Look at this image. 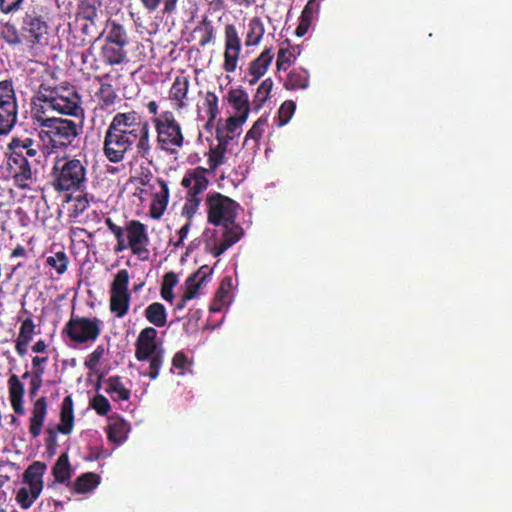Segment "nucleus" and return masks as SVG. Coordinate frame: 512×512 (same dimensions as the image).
Returning a JSON list of instances; mask_svg holds the SVG:
<instances>
[{
  "mask_svg": "<svg viewBox=\"0 0 512 512\" xmlns=\"http://www.w3.org/2000/svg\"><path fill=\"white\" fill-rule=\"evenodd\" d=\"M33 118L40 126L39 138L42 142V154L50 155L54 149L71 145L79 135L82 126L69 119L40 115L36 111Z\"/></svg>",
  "mask_w": 512,
  "mask_h": 512,
  "instance_id": "f257e3e1",
  "label": "nucleus"
},
{
  "mask_svg": "<svg viewBox=\"0 0 512 512\" xmlns=\"http://www.w3.org/2000/svg\"><path fill=\"white\" fill-rule=\"evenodd\" d=\"M108 128L136 141V150L141 157L148 158L150 156L149 123L142 121L138 113L135 111L117 113L112 118Z\"/></svg>",
  "mask_w": 512,
  "mask_h": 512,
  "instance_id": "f03ea898",
  "label": "nucleus"
},
{
  "mask_svg": "<svg viewBox=\"0 0 512 512\" xmlns=\"http://www.w3.org/2000/svg\"><path fill=\"white\" fill-rule=\"evenodd\" d=\"M54 187L59 191L80 189L86 179V169L78 159H58L53 167Z\"/></svg>",
  "mask_w": 512,
  "mask_h": 512,
  "instance_id": "7ed1b4c3",
  "label": "nucleus"
},
{
  "mask_svg": "<svg viewBox=\"0 0 512 512\" xmlns=\"http://www.w3.org/2000/svg\"><path fill=\"white\" fill-rule=\"evenodd\" d=\"M153 124L157 132V141L163 150L175 153L183 146L184 136L181 126L171 111L162 112L153 119Z\"/></svg>",
  "mask_w": 512,
  "mask_h": 512,
  "instance_id": "20e7f679",
  "label": "nucleus"
},
{
  "mask_svg": "<svg viewBox=\"0 0 512 512\" xmlns=\"http://www.w3.org/2000/svg\"><path fill=\"white\" fill-rule=\"evenodd\" d=\"M242 234L243 230L238 225L222 226L219 230L207 228L203 233L205 248L215 257H218L239 241Z\"/></svg>",
  "mask_w": 512,
  "mask_h": 512,
  "instance_id": "39448f33",
  "label": "nucleus"
},
{
  "mask_svg": "<svg viewBox=\"0 0 512 512\" xmlns=\"http://www.w3.org/2000/svg\"><path fill=\"white\" fill-rule=\"evenodd\" d=\"M42 112L40 115L45 116L48 111H55L60 114L78 116L82 114L79 106V98L71 89H65L62 93L58 90L51 91L48 95L42 96Z\"/></svg>",
  "mask_w": 512,
  "mask_h": 512,
  "instance_id": "423d86ee",
  "label": "nucleus"
},
{
  "mask_svg": "<svg viewBox=\"0 0 512 512\" xmlns=\"http://www.w3.org/2000/svg\"><path fill=\"white\" fill-rule=\"evenodd\" d=\"M208 220L217 226H232L236 218L237 203L221 194H214L207 199Z\"/></svg>",
  "mask_w": 512,
  "mask_h": 512,
  "instance_id": "0eeeda50",
  "label": "nucleus"
},
{
  "mask_svg": "<svg viewBox=\"0 0 512 512\" xmlns=\"http://www.w3.org/2000/svg\"><path fill=\"white\" fill-rule=\"evenodd\" d=\"M17 120V104L12 82H0V135L7 134Z\"/></svg>",
  "mask_w": 512,
  "mask_h": 512,
  "instance_id": "6e6552de",
  "label": "nucleus"
},
{
  "mask_svg": "<svg viewBox=\"0 0 512 512\" xmlns=\"http://www.w3.org/2000/svg\"><path fill=\"white\" fill-rule=\"evenodd\" d=\"M101 321L97 318H71L64 328L68 337L76 343L95 341L101 333Z\"/></svg>",
  "mask_w": 512,
  "mask_h": 512,
  "instance_id": "1a4fd4ad",
  "label": "nucleus"
},
{
  "mask_svg": "<svg viewBox=\"0 0 512 512\" xmlns=\"http://www.w3.org/2000/svg\"><path fill=\"white\" fill-rule=\"evenodd\" d=\"M129 273L126 269L119 270L111 284L110 310L117 317H123L129 308L130 293L128 292Z\"/></svg>",
  "mask_w": 512,
  "mask_h": 512,
  "instance_id": "9d476101",
  "label": "nucleus"
},
{
  "mask_svg": "<svg viewBox=\"0 0 512 512\" xmlns=\"http://www.w3.org/2000/svg\"><path fill=\"white\" fill-rule=\"evenodd\" d=\"M136 141L127 138L122 133H117L113 129L107 128L104 138L103 151L110 162L118 163L122 161L125 154L131 150Z\"/></svg>",
  "mask_w": 512,
  "mask_h": 512,
  "instance_id": "9b49d317",
  "label": "nucleus"
},
{
  "mask_svg": "<svg viewBox=\"0 0 512 512\" xmlns=\"http://www.w3.org/2000/svg\"><path fill=\"white\" fill-rule=\"evenodd\" d=\"M48 33V26L36 11H28L23 17L21 36L31 45L40 44Z\"/></svg>",
  "mask_w": 512,
  "mask_h": 512,
  "instance_id": "f8f14e48",
  "label": "nucleus"
},
{
  "mask_svg": "<svg viewBox=\"0 0 512 512\" xmlns=\"http://www.w3.org/2000/svg\"><path fill=\"white\" fill-rule=\"evenodd\" d=\"M241 51V40L234 25L225 26V52L224 69L227 72H234L237 67Z\"/></svg>",
  "mask_w": 512,
  "mask_h": 512,
  "instance_id": "ddd939ff",
  "label": "nucleus"
},
{
  "mask_svg": "<svg viewBox=\"0 0 512 512\" xmlns=\"http://www.w3.org/2000/svg\"><path fill=\"white\" fill-rule=\"evenodd\" d=\"M157 331L153 327L144 328L135 343V357L139 361L148 360L157 353H164V350L158 347L155 339Z\"/></svg>",
  "mask_w": 512,
  "mask_h": 512,
  "instance_id": "4468645a",
  "label": "nucleus"
},
{
  "mask_svg": "<svg viewBox=\"0 0 512 512\" xmlns=\"http://www.w3.org/2000/svg\"><path fill=\"white\" fill-rule=\"evenodd\" d=\"M127 234L129 247L133 254L142 257V259H146L148 255L147 245L149 238L145 225L139 221L133 220L127 227Z\"/></svg>",
  "mask_w": 512,
  "mask_h": 512,
  "instance_id": "2eb2a0df",
  "label": "nucleus"
},
{
  "mask_svg": "<svg viewBox=\"0 0 512 512\" xmlns=\"http://www.w3.org/2000/svg\"><path fill=\"white\" fill-rule=\"evenodd\" d=\"M47 466L44 462L35 461L23 473V484L38 493L44 488L43 476Z\"/></svg>",
  "mask_w": 512,
  "mask_h": 512,
  "instance_id": "dca6fc26",
  "label": "nucleus"
},
{
  "mask_svg": "<svg viewBox=\"0 0 512 512\" xmlns=\"http://www.w3.org/2000/svg\"><path fill=\"white\" fill-rule=\"evenodd\" d=\"M9 387V399L11 402V406L15 413L23 415L25 413V409L23 406V396H24V385L21 383L20 379L17 375L13 374L10 376L8 380Z\"/></svg>",
  "mask_w": 512,
  "mask_h": 512,
  "instance_id": "f3484780",
  "label": "nucleus"
},
{
  "mask_svg": "<svg viewBox=\"0 0 512 512\" xmlns=\"http://www.w3.org/2000/svg\"><path fill=\"white\" fill-rule=\"evenodd\" d=\"M232 138L233 136L224 135L223 130L217 129L218 145L211 148L208 159L211 170H215L219 165L224 163V155L227 151L228 143Z\"/></svg>",
  "mask_w": 512,
  "mask_h": 512,
  "instance_id": "a211bd4d",
  "label": "nucleus"
},
{
  "mask_svg": "<svg viewBox=\"0 0 512 512\" xmlns=\"http://www.w3.org/2000/svg\"><path fill=\"white\" fill-rule=\"evenodd\" d=\"M273 57L274 54L272 49L267 48L259 55L258 58L251 62L249 71L253 76V79L250 80V84L256 83L266 73Z\"/></svg>",
  "mask_w": 512,
  "mask_h": 512,
  "instance_id": "6ab92c4d",
  "label": "nucleus"
},
{
  "mask_svg": "<svg viewBox=\"0 0 512 512\" xmlns=\"http://www.w3.org/2000/svg\"><path fill=\"white\" fill-rule=\"evenodd\" d=\"M228 100L235 114L240 115L241 120H246L250 111L248 94L240 88L232 89L228 94Z\"/></svg>",
  "mask_w": 512,
  "mask_h": 512,
  "instance_id": "aec40b11",
  "label": "nucleus"
},
{
  "mask_svg": "<svg viewBox=\"0 0 512 512\" xmlns=\"http://www.w3.org/2000/svg\"><path fill=\"white\" fill-rule=\"evenodd\" d=\"M47 413V401L44 396L40 397L34 403L32 416L30 418V433L33 437L40 434L44 419Z\"/></svg>",
  "mask_w": 512,
  "mask_h": 512,
  "instance_id": "412c9836",
  "label": "nucleus"
},
{
  "mask_svg": "<svg viewBox=\"0 0 512 512\" xmlns=\"http://www.w3.org/2000/svg\"><path fill=\"white\" fill-rule=\"evenodd\" d=\"M309 78L308 70L302 67L295 68L288 74L284 87L287 90L306 89L309 86Z\"/></svg>",
  "mask_w": 512,
  "mask_h": 512,
  "instance_id": "4be33fe9",
  "label": "nucleus"
},
{
  "mask_svg": "<svg viewBox=\"0 0 512 512\" xmlns=\"http://www.w3.org/2000/svg\"><path fill=\"white\" fill-rule=\"evenodd\" d=\"M189 80L187 77H176L174 80L171 89H170V98L174 101H177V108H184L187 104L185 103V99H187V94L189 90Z\"/></svg>",
  "mask_w": 512,
  "mask_h": 512,
  "instance_id": "5701e85b",
  "label": "nucleus"
},
{
  "mask_svg": "<svg viewBox=\"0 0 512 512\" xmlns=\"http://www.w3.org/2000/svg\"><path fill=\"white\" fill-rule=\"evenodd\" d=\"M100 476L93 472H86L76 478L74 491L78 494L91 492L100 484Z\"/></svg>",
  "mask_w": 512,
  "mask_h": 512,
  "instance_id": "b1692460",
  "label": "nucleus"
},
{
  "mask_svg": "<svg viewBox=\"0 0 512 512\" xmlns=\"http://www.w3.org/2000/svg\"><path fill=\"white\" fill-rule=\"evenodd\" d=\"M61 423L57 426V429L64 434H69L73 427V401L71 396H66L63 399L61 406Z\"/></svg>",
  "mask_w": 512,
  "mask_h": 512,
  "instance_id": "393cba45",
  "label": "nucleus"
},
{
  "mask_svg": "<svg viewBox=\"0 0 512 512\" xmlns=\"http://www.w3.org/2000/svg\"><path fill=\"white\" fill-rule=\"evenodd\" d=\"M102 57L109 65L121 64L126 58L125 46L105 43L102 47Z\"/></svg>",
  "mask_w": 512,
  "mask_h": 512,
  "instance_id": "a878e982",
  "label": "nucleus"
},
{
  "mask_svg": "<svg viewBox=\"0 0 512 512\" xmlns=\"http://www.w3.org/2000/svg\"><path fill=\"white\" fill-rule=\"evenodd\" d=\"M52 474L58 483H68L71 478V465L67 453H63L57 459L52 468Z\"/></svg>",
  "mask_w": 512,
  "mask_h": 512,
  "instance_id": "bb28decb",
  "label": "nucleus"
},
{
  "mask_svg": "<svg viewBox=\"0 0 512 512\" xmlns=\"http://www.w3.org/2000/svg\"><path fill=\"white\" fill-rule=\"evenodd\" d=\"M301 51L298 46L281 47L276 61L277 69L286 71L294 63Z\"/></svg>",
  "mask_w": 512,
  "mask_h": 512,
  "instance_id": "cd10ccee",
  "label": "nucleus"
},
{
  "mask_svg": "<svg viewBox=\"0 0 512 512\" xmlns=\"http://www.w3.org/2000/svg\"><path fill=\"white\" fill-rule=\"evenodd\" d=\"M147 320L156 327H163L167 322V313L163 304L154 302L145 310Z\"/></svg>",
  "mask_w": 512,
  "mask_h": 512,
  "instance_id": "c85d7f7f",
  "label": "nucleus"
},
{
  "mask_svg": "<svg viewBox=\"0 0 512 512\" xmlns=\"http://www.w3.org/2000/svg\"><path fill=\"white\" fill-rule=\"evenodd\" d=\"M160 191L155 194L156 201L152 205V213L155 218H159L166 208L169 197L168 186L163 180H158Z\"/></svg>",
  "mask_w": 512,
  "mask_h": 512,
  "instance_id": "c756f323",
  "label": "nucleus"
},
{
  "mask_svg": "<svg viewBox=\"0 0 512 512\" xmlns=\"http://www.w3.org/2000/svg\"><path fill=\"white\" fill-rule=\"evenodd\" d=\"M264 25L259 18H253L249 22V31L246 36L247 46L258 45L264 35Z\"/></svg>",
  "mask_w": 512,
  "mask_h": 512,
  "instance_id": "7c9ffc66",
  "label": "nucleus"
},
{
  "mask_svg": "<svg viewBox=\"0 0 512 512\" xmlns=\"http://www.w3.org/2000/svg\"><path fill=\"white\" fill-rule=\"evenodd\" d=\"M105 43L125 46L128 44V36L124 27L113 22L105 38Z\"/></svg>",
  "mask_w": 512,
  "mask_h": 512,
  "instance_id": "2f4dec72",
  "label": "nucleus"
},
{
  "mask_svg": "<svg viewBox=\"0 0 512 512\" xmlns=\"http://www.w3.org/2000/svg\"><path fill=\"white\" fill-rule=\"evenodd\" d=\"M106 392L116 394L120 400H128L130 398V390H128L122 383L119 376H112L107 381Z\"/></svg>",
  "mask_w": 512,
  "mask_h": 512,
  "instance_id": "473e14b6",
  "label": "nucleus"
},
{
  "mask_svg": "<svg viewBox=\"0 0 512 512\" xmlns=\"http://www.w3.org/2000/svg\"><path fill=\"white\" fill-rule=\"evenodd\" d=\"M40 494L28 487L22 486L18 489L15 499L21 508L28 509L38 499Z\"/></svg>",
  "mask_w": 512,
  "mask_h": 512,
  "instance_id": "72a5a7b5",
  "label": "nucleus"
},
{
  "mask_svg": "<svg viewBox=\"0 0 512 512\" xmlns=\"http://www.w3.org/2000/svg\"><path fill=\"white\" fill-rule=\"evenodd\" d=\"M129 432V425L125 421H120L112 424L109 427V439L115 444H122L127 438Z\"/></svg>",
  "mask_w": 512,
  "mask_h": 512,
  "instance_id": "f704fd0d",
  "label": "nucleus"
},
{
  "mask_svg": "<svg viewBox=\"0 0 512 512\" xmlns=\"http://www.w3.org/2000/svg\"><path fill=\"white\" fill-rule=\"evenodd\" d=\"M14 179L18 187L22 189L29 187V183L32 180V170L25 158L22 159L19 171L15 173Z\"/></svg>",
  "mask_w": 512,
  "mask_h": 512,
  "instance_id": "c9c22d12",
  "label": "nucleus"
},
{
  "mask_svg": "<svg viewBox=\"0 0 512 512\" xmlns=\"http://www.w3.org/2000/svg\"><path fill=\"white\" fill-rule=\"evenodd\" d=\"M203 284H204V282L197 279L196 275L191 274L185 281V285H184L185 298L186 299L195 298L197 296L199 289L202 287Z\"/></svg>",
  "mask_w": 512,
  "mask_h": 512,
  "instance_id": "e433bc0d",
  "label": "nucleus"
},
{
  "mask_svg": "<svg viewBox=\"0 0 512 512\" xmlns=\"http://www.w3.org/2000/svg\"><path fill=\"white\" fill-rule=\"evenodd\" d=\"M35 325L31 318L25 319L20 327V331L17 340L30 343L33 338Z\"/></svg>",
  "mask_w": 512,
  "mask_h": 512,
  "instance_id": "4c0bfd02",
  "label": "nucleus"
},
{
  "mask_svg": "<svg viewBox=\"0 0 512 512\" xmlns=\"http://www.w3.org/2000/svg\"><path fill=\"white\" fill-rule=\"evenodd\" d=\"M91 407L102 416L107 415L111 409L108 399L101 394H97L93 397L91 400Z\"/></svg>",
  "mask_w": 512,
  "mask_h": 512,
  "instance_id": "58836bf2",
  "label": "nucleus"
},
{
  "mask_svg": "<svg viewBox=\"0 0 512 512\" xmlns=\"http://www.w3.org/2000/svg\"><path fill=\"white\" fill-rule=\"evenodd\" d=\"M178 0H164L165 11L171 12L175 9ZM145 9L150 12L155 11L161 4L162 0H140Z\"/></svg>",
  "mask_w": 512,
  "mask_h": 512,
  "instance_id": "ea45409f",
  "label": "nucleus"
},
{
  "mask_svg": "<svg viewBox=\"0 0 512 512\" xmlns=\"http://www.w3.org/2000/svg\"><path fill=\"white\" fill-rule=\"evenodd\" d=\"M78 16L85 21L90 22L94 25V22L98 16L96 7L93 4L83 3L79 7Z\"/></svg>",
  "mask_w": 512,
  "mask_h": 512,
  "instance_id": "a19ab883",
  "label": "nucleus"
},
{
  "mask_svg": "<svg viewBox=\"0 0 512 512\" xmlns=\"http://www.w3.org/2000/svg\"><path fill=\"white\" fill-rule=\"evenodd\" d=\"M208 180L204 176L203 172H196V179L193 183V187L191 192H188V196L194 198L199 197V195L207 188Z\"/></svg>",
  "mask_w": 512,
  "mask_h": 512,
  "instance_id": "79ce46f5",
  "label": "nucleus"
},
{
  "mask_svg": "<svg viewBox=\"0 0 512 512\" xmlns=\"http://www.w3.org/2000/svg\"><path fill=\"white\" fill-rule=\"evenodd\" d=\"M47 263L62 274L67 268V257L63 252H58L54 256L47 258Z\"/></svg>",
  "mask_w": 512,
  "mask_h": 512,
  "instance_id": "37998d69",
  "label": "nucleus"
},
{
  "mask_svg": "<svg viewBox=\"0 0 512 512\" xmlns=\"http://www.w3.org/2000/svg\"><path fill=\"white\" fill-rule=\"evenodd\" d=\"M296 105L293 101H285L279 109L280 125H285L293 116Z\"/></svg>",
  "mask_w": 512,
  "mask_h": 512,
  "instance_id": "c03bdc74",
  "label": "nucleus"
},
{
  "mask_svg": "<svg viewBox=\"0 0 512 512\" xmlns=\"http://www.w3.org/2000/svg\"><path fill=\"white\" fill-rule=\"evenodd\" d=\"M104 351L105 350L102 345L97 346V348L85 359V367L89 370H94L100 359L103 357Z\"/></svg>",
  "mask_w": 512,
  "mask_h": 512,
  "instance_id": "a18cd8bd",
  "label": "nucleus"
},
{
  "mask_svg": "<svg viewBox=\"0 0 512 512\" xmlns=\"http://www.w3.org/2000/svg\"><path fill=\"white\" fill-rule=\"evenodd\" d=\"M273 87V81L270 78L265 79L257 89L255 98L260 103H263L267 100L271 90Z\"/></svg>",
  "mask_w": 512,
  "mask_h": 512,
  "instance_id": "49530a36",
  "label": "nucleus"
},
{
  "mask_svg": "<svg viewBox=\"0 0 512 512\" xmlns=\"http://www.w3.org/2000/svg\"><path fill=\"white\" fill-rule=\"evenodd\" d=\"M163 355L164 353H157L156 355L150 357V366L148 375L152 379H156L159 375L160 368L163 363Z\"/></svg>",
  "mask_w": 512,
  "mask_h": 512,
  "instance_id": "de8ad7c7",
  "label": "nucleus"
},
{
  "mask_svg": "<svg viewBox=\"0 0 512 512\" xmlns=\"http://www.w3.org/2000/svg\"><path fill=\"white\" fill-rule=\"evenodd\" d=\"M265 124H266V119H264V118L258 119L254 123L252 128L247 132L245 140L247 141L249 139H254V140L259 139L264 132Z\"/></svg>",
  "mask_w": 512,
  "mask_h": 512,
  "instance_id": "09e8293b",
  "label": "nucleus"
},
{
  "mask_svg": "<svg viewBox=\"0 0 512 512\" xmlns=\"http://www.w3.org/2000/svg\"><path fill=\"white\" fill-rule=\"evenodd\" d=\"M24 0H0V11L4 14L13 13L22 8Z\"/></svg>",
  "mask_w": 512,
  "mask_h": 512,
  "instance_id": "8fccbe9b",
  "label": "nucleus"
},
{
  "mask_svg": "<svg viewBox=\"0 0 512 512\" xmlns=\"http://www.w3.org/2000/svg\"><path fill=\"white\" fill-rule=\"evenodd\" d=\"M173 367L180 369V374H184V371L190 366V361L186 355L182 352H177L172 360Z\"/></svg>",
  "mask_w": 512,
  "mask_h": 512,
  "instance_id": "3c124183",
  "label": "nucleus"
},
{
  "mask_svg": "<svg viewBox=\"0 0 512 512\" xmlns=\"http://www.w3.org/2000/svg\"><path fill=\"white\" fill-rule=\"evenodd\" d=\"M205 104L208 107L210 118H215L218 112V98L213 92L206 93Z\"/></svg>",
  "mask_w": 512,
  "mask_h": 512,
  "instance_id": "603ef678",
  "label": "nucleus"
},
{
  "mask_svg": "<svg viewBox=\"0 0 512 512\" xmlns=\"http://www.w3.org/2000/svg\"><path fill=\"white\" fill-rule=\"evenodd\" d=\"M246 120H241L240 115H233L232 117L228 118L226 121L225 126V135L235 134L238 128L245 122Z\"/></svg>",
  "mask_w": 512,
  "mask_h": 512,
  "instance_id": "864d4df0",
  "label": "nucleus"
},
{
  "mask_svg": "<svg viewBox=\"0 0 512 512\" xmlns=\"http://www.w3.org/2000/svg\"><path fill=\"white\" fill-rule=\"evenodd\" d=\"M199 203L200 197L192 198L188 196L187 203L183 207V213L187 214L188 218L190 219L198 208Z\"/></svg>",
  "mask_w": 512,
  "mask_h": 512,
  "instance_id": "5fc2aeb1",
  "label": "nucleus"
},
{
  "mask_svg": "<svg viewBox=\"0 0 512 512\" xmlns=\"http://www.w3.org/2000/svg\"><path fill=\"white\" fill-rule=\"evenodd\" d=\"M38 147L39 145H35L32 139L25 138V143L23 144L22 152L24 151L26 156L33 158L36 157L38 154Z\"/></svg>",
  "mask_w": 512,
  "mask_h": 512,
  "instance_id": "6e6d98bb",
  "label": "nucleus"
},
{
  "mask_svg": "<svg viewBox=\"0 0 512 512\" xmlns=\"http://www.w3.org/2000/svg\"><path fill=\"white\" fill-rule=\"evenodd\" d=\"M4 37L6 41L12 45L20 44L22 42V39L14 26H9L7 28V34H5Z\"/></svg>",
  "mask_w": 512,
  "mask_h": 512,
  "instance_id": "4d7b16f0",
  "label": "nucleus"
},
{
  "mask_svg": "<svg viewBox=\"0 0 512 512\" xmlns=\"http://www.w3.org/2000/svg\"><path fill=\"white\" fill-rule=\"evenodd\" d=\"M178 283V276L174 272H168L163 277L162 286L165 288L173 289Z\"/></svg>",
  "mask_w": 512,
  "mask_h": 512,
  "instance_id": "13d9d810",
  "label": "nucleus"
},
{
  "mask_svg": "<svg viewBox=\"0 0 512 512\" xmlns=\"http://www.w3.org/2000/svg\"><path fill=\"white\" fill-rule=\"evenodd\" d=\"M105 223L109 230L115 235L116 239L124 236V230L121 227L117 226L115 223H113V221L110 218H107Z\"/></svg>",
  "mask_w": 512,
  "mask_h": 512,
  "instance_id": "bf43d9fd",
  "label": "nucleus"
},
{
  "mask_svg": "<svg viewBox=\"0 0 512 512\" xmlns=\"http://www.w3.org/2000/svg\"><path fill=\"white\" fill-rule=\"evenodd\" d=\"M190 226L191 222L189 220L183 227L180 228V230L178 231L179 240L175 243L176 247H179L184 241V239L187 237L190 230Z\"/></svg>",
  "mask_w": 512,
  "mask_h": 512,
  "instance_id": "052dcab7",
  "label": "nucleus"
},
{
  "mask_svg": "<svg viewBox=\"0 0 512 512\" xmlns=\"http://www.w3.org/2000/svg\"><path fill=\"white\" fill-rule=\"evenodd\" d=\"M41 386H42V379L31 378L30 387H29V395L31 397H34L38 393Z\"/></svg>",
  "mask_w": 512,
  "mask_h": 512,
  "instance_id": "680f3d73",
  "label": "nucleus"
},
{
  "mask_svg": "<svg viewBox=\"0 0 512 512\" xmlns=\"http://www.w3.org/2000/svg\"><path fill=\"white\" fill-rule=\"evenodd\" d=\"M101 93L106 94L105 102L107 104L113 103L115 95L110 85H102Z\"/></svg>",
  "mask_w": 512,
  "mask_h": 512,
  "instance_id": "e2e57ef3",
  "label": "nucleus"
},
{
  "mask_svg": "<svg viewBox=\"0 0 512 512\" xmlns=\"http://www.w3.org/2000/svg\"><path fill=\"white\" fill-rule=\"evenodd\" d=\"M212 273V270L208 266H202L198 271L192 275H196V278L205 282L206 278Z\"/></svg>",
  "mask_w": 512,
  "mask_h": 512,
  "instance_id": "0e129e2a",
  "label": "nucleus"
},
{
  "mask_svg": "<svg viewBox=\"0 0 512 512\" xmlns=\"http://www.w3.org/2000/svg\"><path fill=\"white\" fill-rule=\"evenodd\" d=\"M195 179H196V172L191 175L185 176L182 179V185L184 187L188 188L189 192H191Z\"/></svg>",
  "mask_w": 512,
  "mask_h": 512,
  "instance_id": "69168bd1",
  "label": "nucleus"
},
{
  "mask_svg": "<svg viewBox=\"0 0 512 512\" xmlns=\"http://www.w3.org/2000/svg\"><path fill=\"white\" fill-rule=\"evenodd\" d=\"M161 296L164 300L171 303L174 299L173 289H169V288H165V287L161 286Z\"/></svg>",
  "mask_w": 512,
  "mask_h": 512,
  "instance_id": "338daca9",
  "label": "nucleus"
},
{
  "mask_svg": "<svg viewBox=\"0 0 512 512\" xmlns=\"http://www.w3.org/2000/svg\"><path fill=\"white\" fill-rule=\"evenodd\" d=\"M29 343L16 340V351L20 356H24L27 353V346Z\"/></svg>",
  "mask_w": 512,
  "mask_h": 512,
  "instance_id": "774afa93",
  "label": "nucleus"
}]
</instances>
